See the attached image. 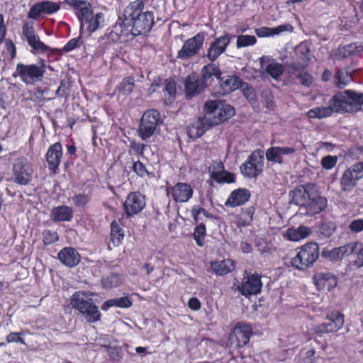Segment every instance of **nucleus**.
I'll use <instances>...</instances> for the list:
<instances>
[{"label": "nucleus", "instance_id": "f257e3e1", "mask_svg": "<svg viewBox=\"0 0 363 363\" xmlns=\"http://www.w3.org/2000/svg\"><path fill=\"white\" fill-rule=\"evenodd\" d=\"M145 4L142 0L130 1L124 9L123 19L120 23V28L129 31L127 33L128 40L149 33L155 24L154 13L150 11H144Z\"/></svg>", "mask_w": 363, "mask_h": 363}, {"label": "nucleus", "instance_id": "f03ea898", "mask_svg": "<svg viewBox=\"0 0 363 363\" xmlns=\"http://www.w3.org/2000/svg\"><path fill=\"white\" fill-rule=\"evenodd\" d=\"M355 92H338L330 101L328 106H317L307 112L309 118L322 119L330 116L334 112H353L360 109L363 95L356 96Z\"/></svg>", "mask_w": 363, "mask_h": 363}, {"label": "nucleus", "instance_id": "7ed1b4c3", "mask_svg": "<svg viewBox=\"0 0 363 363\" xmlns=\"http://www.w3.org/2000/svg\"><path fill=\"white\" fill-rule=\"evenodd\" d=\"M203 117L210 126H216L235 116L234 108L222 100H208L205 102Z\"/></svg>", "mask_w": 363, "mask_h": 363}, {"label": "nucleus", "instance_id": "20e7f679", "mask_svg": "<svg viewBox=\"0 0 363 363\" xmlns=\"http://www.w3.org/2000/svg\"><path fill=\"white\" fill-rule=\"evenodd\" d=\"M221 71L218 66L209 63L201 70V74L191 72L184 80V91H204L208 87V81L212 77L220 78Z\"/></svg>", "mask_w": 363, "mask_h": 363}, {"label": "nucleus", "instance_id": "39448f33", "mask_svg": "<svg viewBox=\"0 0 363 363\" xmlns=\"http://www.w3.org/2000/svg\"><path fill=\"white\" fill-rule=\"evenodd\" d=\"M92 294L84 291H77L72 297L71 305L77 310L84 319L89 323H94L101 320V313L91 298Z\"/></svg>", "mask_w": 363, "mask_h": 363}, {"label": "nucleus", "instance_id": "423d86ee", "mask_svg": "<svg viewBox=\"0 0 363 363\" xmlns=\"http://www.w3.org/2000/svg\"><path fill=\"white\" fill-rule=\"evenodd\" d=\"M162 123L160 113L156 109L146 111L140 118L138 129V135L143 141H147L159 130Z\"/></svg>", "mask_w": 363, "mask_h": 363}, {"label": "nucleus", "instance_id": "0eeeda50", "mask_svg": "<svg viewBox=\"0 0 363 363\" xmlns=\"http://www.w3.org/2000/svg\"><path fill=\"white\" fill-rule=\"evenodd\" d=\"M319 257V246L316 242H308L303 245L291 259V265L296 269L303 270L316 262Z\"/></svg>", "mask_w": 363, "mask_h": 363}, {"label": "nucleus", "instance_id": "6e6552de", "mask_svg": "<svg viewBox=\"0 0 363 363\" xmlns=\"http://www.w3.org/2000/svg\"><path fill=\"white\" fill-rule=\"evenodd\" d=\"M252 333V327L245 323H238L229 335L225 342L226 347L229 348L232 358H235L233 350H238L246 345Z\"/></svg>", "mask_w": 363, "mask_h": 363}, {"label": "nucleus", "instance_id": "1a4fd4ad", "mask_svg": "<svg viewBox=\"0 0 363 363\" xmlns=\"http://www.w3.org/2000/svg\"><path fill=\"white\" fill-rule=\"evenodd\" d=\"M46 67L45 60L40 59L36 64H17L16 72L23 82L33 84L43 80Z\"/></svg>", "mask_w": 363, "mask_h": 363}, {"label": "nucleus", "instance_id": "9d476101", "mask_svg": "<svg viewBox=\"0 0 363 363\" xmlns=\"http://www.w3.org/2000/svg\"><path fill=\"white\" fill-rule=\"evenodd\" d=\"M345 316L339 311H333L326 314L325 322L313 326V334L321 337L324 334L333 333L340 330L344 325Z\"/></svg>", "mask_w": 363, "mask_h": 363}, {"label": "nucleus", "instance_id": "9b49d317", "mask_svg": "<svg viewBox=\"0 0 363 363\" xmlns=\"http://www.w3.org/2000/svg\"><path fill=\"white\" fill-rule=\"evenodd\" d=\"M33 169L31 163L25 157L14 160L12 167L13 180L19 185H27L32 179Z\"/></svg>", "mask_w": 363, "mask_h": 363}, {"label": "nucleus", "instance_id": "f8f14e48", "mask_svg": "<svg viewBox=\"0 0 363 363\" xmlns=\"http://www.w3.org/2000/svg\"><path fill=\"white\" fill-rule=\"evenodd\" d=\"M206 35L205 32H200L184 41L182 48L177 52V58L187 60L198 55L202 48Z\"/></svg>", "mask_w": 363, "mask_h": 363}, {"label": "nucleus", "instance_id": "ddd939ff", "mask_svg": "<svg viewBox=\"0 0 363 363\" xmlns=\"http://www.w3.org/2000/svg\"><path fill=\"white\" fill-rule=\"evenodd\" d=\"M362 178H363V162H356L343 172L340 178L341 189L344 191H352Z\"/></svg>", "mask_w": 363, "mask_h": 363}, {"label": "nucleus", "instance_id": "4468645a", "mask_svg": "<svg viewBox=\"0 0 363 363\" xmlns=\"http://www.w3.org/2000/svg\"><path fill=\"white\" fill-rule=\"evenodd\" d=\"M22 33L33 52L43 54L51 50V47L40 40L39 35L35 32L33 21H26L22 26Z\"/></svg>", "mask_w": 363, "mask_h": 363}, {"label": "nucleus", "instance_id": "2eb2a0df", "mask_svg": "<svg viewBox=\"0 0 363 363\" xmlns=\"http://www.w3.org/2000/svg\"><path fill=\"white\" fill-rule=\"evenodd\" d=\"M264 166V156L260 150L252 152L247 160L240 166L242 174L247 177H257L262 171Z\"/></svg>", "mask_w": 363, "mask_h": 363}, {"label": "nucleus", "instance_id": "dca6fc26", "mask_svg": "<svg viewBox=\"0 0 363 363\" xmlns=\"http://www.w3.org/2000/svg\"><path fill=\"white\" fill-rule=\"evenodd\" d=\"M61 4V2H54L49 0L37 2L30 7L28 13V17L38 20L42 14L51 15L55 13L60 11Z\"/></svg>", "mask_w": 363, "mask_h": 363}, {"label": "nucleus", "instance_id": "f3484780", "mask_svg": "<svg viewBox=\"0 0 363 363\" xmlns=\"http://www.w3.org/2000/svg\"><path fill=\"white\" fill-rule=\"evenodd\" d=\"M167 195L174 201L179 203L187 202L193 195V189L187 183L178 182L167 189Z\"/></svg>", "mask_w": 363, "mask_h": 363}, {"label": "nucleus", "instance_id": "a211bd4d", "mask_svg": "<svg viewBox=\"0 0 363 363\" xmlns=\"http://www.w3.org/2000/svg\"><path fill=\"white\" fill-rule=\"evenodd\" d=\"M210 177L218 184H230L235 182V176L225 170L224 165L220 161H213L208 169Z\"/></svg>", "mask_w": 363, "mask_h": 363}, {"label": "nucleus", "instance_id": "6ab92c4d", "mask_svg": "<svg viewBox=\"0 0 363 363\" xmlns=\"http://www.w3.org/2000/svg\"><path fill=\"white\" fill-rule=\"evenodd\" d=\"M231 39L232 38L228 33H225L219 38H216L215 40L211 43L207 50V57L208 60L211 62L216 60L219 56L226 50Z\"/></svg>", "mask_w": 363, "mask_h": 363}, {"label": "nucleus", "instance_id": "aec40b11", "mask_svg": "<svg viewBox=\"0 0 363 363\" xmlns=\"http://www.w3.org/2000/svg\"><path fill=\"white\" fill-rule=\"evenodd\" d=\"M262 286V283L259 275L247 274L243 277L239 290L242 295L247 297L259 294L261 291Z\"/></svg>", "mask_w": 363, "mask_h": 363}, {"label": "nucleus", "instance_id": "412c9836", "mask_svg": "<svg viewBox=\"0 0 363 363\" xmlns=\"http://www.w3.org/2000/svg\"><path fill=\"white\" fill-rule=\"evenodd\" d=\"M123 206L128 216L135 215L144 208L145 197L140 193L131 192L128 194Z\"/></svg>", "mask_w": 363, "mask_h": 363}, {"label": "nucleus", "instance_id": "4be33fe9", "mask_svg": "<svg viewBox=\"0 0 363 363\" xmlns=\"http://www.w3.org/2000/svg\"><path fill=\"white\" fill-rule=\"evenodd\" d=\"M219 81L220 87L223 91H250L251 87L246 82H242L240 77L236 75H228L216 78Z\"/></svg>", "mask_w": 363, "mask_h": 363}, {"label": "nucleus", "instance_id": "5701e85b", "mask_svg": "<svg viewBox=\"0 0 363 363\" xmlns=\"http://www.w3.org/2000/svg\"><path fill=\"white\" fill-rule=\"evenodd\" d=\"M317 191L316 185L311 183L298 186L294 190V199L296 204L305 207L306 203H308L312 199V197L314 196Z\"/></svg>", "mask_w": 363, "mask_h": 363}, {"label": "nucleus", "instance_id": "b1692460", "mask_svg": "<svg viewBox=\"0 0 363 363\" xmlns=\"http://www.w3.org/2000/svg\"><path fill=\"white\" fill-rule=\"evenodd\" d=\"M105 22V15L102 12L94 13L93 11L89 17H86L80 23V30L85 28L89 35L101 29Z\"/></svg>", "mask_w": 363, "mask_h": 363}, {"label": "nucleus", "instance_id": "393cba45", "mask_svg": "<svg viewBox=\"0 0 363 363\" xmlns=\"http://www.w3.org/2000/svg\"><path fill=\"white\" fill-rule=\"evenodd\" d=\"M357 72L352 66H347L337 70L333 77V83L338 89H343L353 80V75Z\"/></svg>", "mask_w": 363, "mask_h": 363}, {"label": "nucleus", "instance_id": "a878e982", "mask_svg": "<svg viewBox=\"0 0 363 363\" xmlns=\"http://www.w3.org/2000/svg\"><path fill=\"white\" fill-rule=\"evenodd\" d=\"M62 155V147L60 143H56L51 145L47 152L46 160L49 169L53 173H56V171L58 169Z\"/></svg>", "mask_w": 363, "mask_h": 363}, {"label": "nucleus", "instance_id": "bb28decb", "mask_svg": "<svg viewBox=\"0 0 363 363\" xmlns=\"http://www.w3.org/2000/svg\"><path fill=\"white\" fill-rule=\"evenodd\" d=\"M328 201L326 198L321 196L319 194L318 190L312 197V199L305 206L306 214L309 216H313L320 213L327 207Z\"/></svg>", "mask_w": 363, "mask_h": 363}, {"label": "nucleus", "instance_id": "cd10ccee", "mask_svg": "<svg viewBox=\"0 0 363 363\" xmlns=\"http://www.w3.org/2000/svg\"><path fill=\"white\" fill-rule=\"evenodd\" d=\"M60 261L69 267L77 265L80 262V255L73 247H67L60 251L57 255Z\"/></svg>", "mask_w": 363, "mask_h": 363}, {"label": "nucleus", "instance_id": "c85d7f7f", "mask_svg": "<svg viewBox=\"0 0 363 363\" xmlns=\"http://www.w3.org/2000/svg\"><path fill=\"white\" fill-rule=\"evenodd\" d=\"M251 196L250 191L247 189H238L232 191L225 201L227 206L236 207L247 202Z\"/></svg>", "mask_w": 363, "mask_h": 363}, {"label": "nucleus", "instance_id": "c756f323", "mask_svg": "<svg viewBox=\"0 0 363 363\" xmlns=\"http://www.w3.org/2000/svg\"><path fill=\"white\" fill-rule=\"evenodd\" d=\"M312 233L311 228L306 225H300L298 228H289L283 235L288 240L298 242L308 238Z\"/></svg>", "mask_w": 363, "mask_h": 363}, {"label": "nucleus", "instance_id": "7c9ffc66", "mask_svg": "<svg viewBox=\"0 0 363 363\" xmlns=\"http://www.w3.org/2000/svg\"><path fill=\"white\" fill-rule=\"evenodd\" d=\"M50 218L55 223L71 221L73 218V211L67 206H57L51 210Z\"/></svg>", "mask_w": 363, "mask_h": 363}, {"label": "nucleus", "instance_id": "2f4dec72", "mask_svg": "<svg viewBox=\"0 0 363 363\" xmlns=\"http://www.w3.org/2000/svg\"><path fill=\"white\" fill-rule=\"evenodd\" d=\"M211 127L203 116L197 118L189 125L187 133L189 138L196 139L201 137Z\"/></svg>", "mask_w": 363, "mask_h": 363}, {"label": "nucleus", "instance_id": "473e14b6", "mask_svg": "<svg viewBox=\"0 0 363 363\" xmlns=\"http://www.w3.org/2000/svg\"><path fill=\"white\" fill-rule=\"evenodd\" d=\"M123 28H120L121 33H119L118 25L116 24L113 29L106 33L104 36L101 37L99 39V42L101 45L104 46V48H108L109 46L116 44L121 38L122 35H125L127 37V32L123 30Z\"/></svg>", "mask_w": 363, "mask_h": 363}, {"label": "nucleus", "instance_id": "72a5a7b5", "mask_svg": "<svg viewBox=\"0 0 363 363\" xmlns=\"http://www.w3.org/2000/svg\"><path fill=\"white\" fill-rule=\"evenodd\" d=\"M296 55L301 61L300 65H294L296 69L306 67L311 60V49L306 42L301 43L296 48Z\"/></svg>", "mask_w": 363, "mask_h": 363}, {"label": "nucleus", "instance_id": "f704fd0d", "mask_svg": "<svg viewBox=\"0 0 363 363\" xmlns=\"http://www.w3.org/2000/svg\"><path fill=\"white\" fill-rule=\"evenodd\" d=\"M211 266L213 272L218 275L226 274L235 269V263L230 259L212 262Z\"/></svg>", "mask_w": 363, "mask_h": 363}, {"label": "nucleus", "instance_id": "c9c22d12", "mask_svg": "<svg viewBox=\"0 0 363 363\" xmlns=\"http://www.w3.org/2000/svg\"><path fill=\"white\" fill-rule=\"evenodd\" d=\"M73 10L79 23L94 11L91 4L86 0H82Z\"/></svg>", "mask_w": 363, "mask_h": 363}, {"label": "nucleus", "instance_id": "e433bc0d", "mask_svg": "<svg viewBox=\"0 0 363 363\" xmlns=\"http://www.w3.org/2000/svg\"><path fill=\"white\" fill-rule=\"evenodd\" d=\"M81 38L77 37L70 39L63 47L62 49L57 48H51V50L48 51L51 52L53 54L62 55L63 53H67L72 51L77 48H79L82 44Z\"/></svg>", "mask_w": 363, "mask_h": 363}, {"label": "nucleus", "instance_id": "4c0bfd02", "mask_svg": "<svg viewBox=\"0 0 363 363\" xmlns=\"http://www.w3.org/2000/svg\"><path fill=\"white\" fill-rule=\"evenodd\" d=\"M124 238V233L122 228H120L118 223L113 220L111 224V238L114 245L118 246L120 245Z\"/></svg>", "mask_w": 363, "mask_h": 363}, {"label": "nucleus", "instance_id": "58836bf2", "mask_svg": "<svg viewBox=\"0 0 363 363\" xmlns=\"http://www.w3.org/2000/svg\"><path fill=\"white\" fill-rule=\"evenodd\" d=\"M265 72L273 79H278L284 72V67L282 64L272 62L267 65Z\"/></svg>", "mask_w": 363, "mask_h": 363}, {"label": "nucleus", "instance_id": "ea45409f", "mask_svg": "<svg viewBox=\"0 0 363 363\" xmlns=\"http://www.w3.org/2000/svg\"><path fill=\"white\" fill-rule=\"evenodd\" d=\"M253 213L252 208H247L242 210L240 213L237 216V224L239 226H246L250 225L252 220Z\"/></svg>", "mask_w": 363, "mask_h": 363}, {"label": "nucleus", "instance_id": "a19ab883", "mask_svg": "<svg viewBox=\"0 0 363 363\" xmlns=\"http://www.w3.org/2000/svg\"><path fill=\"white\" fill-rule=\"evenodd\" d=\"M257 43V39L254 35H240L237 38L236 46L238 48L252 46Z\"/></svg>", "mask_w": 363, "mask_h": 363}, {"label": "nucleus", "instance_id": "79ce46f5", "mask_svg": "<svg viewBox=\"0 0 363 363\" xmlns=\"http://www.w3.org/2000/svg\"><path fill=\"white\" fill-rule=\"evenodd\" d=\"M206 235V228L204 224L201 223L195 228L194 238L199 246H203Z\"/></svg>", "mask_w": 363, "mask_h": 363}, {"label": "nucleus", "instance_id": "37998d69", "mask_svg": "<svg viewBox=\"0 0 363 363\" xmlns=\"http://www.w3.org/2000/svg\"><path fill=\"white\" fill-rule=\"evenodd\" d=\"M266 158L269 161L279 164H281L284 162L279 150V146L272 147L267 149L266 151Z\"/></svg>", "mask_w": 363, "mask_h": 363}, {"label": "nucleus", "instance_id": "c03bdc74", "mask_svg": "<svg viewBox=\"0 0 363 363\" xmlns=\"http://www.w3.org/2000/svg\"><path fill=\"white\" fill-rule=\"evenodd\" d=\"M345 53L344 56L356 55L363 51V45L361 43H352L344 48Z\"/></svg>", "mask_w": 363, "mask_h": 363}, {"label": "nucleus", "instance_id": "a18cd8bd", "mask_svg": "<svg viewBox=\"0 0 363 363\" xmlns=\"http://www.w3.org/2000/svg\"><path fill=\"white\" fill-rule=\"evenodd\" d=\"M359 245L358 242H352L339 247L342 259L352 255L356 251Z\"/></svg>", "mask_w": 363, "mask_h": 363}, {"label": "nucleus", "instance_id": "49530a36", "mask_svg": "<svg viewBox=\"0 0 363 363\" xmlns=\"http://www.w3.org/2000/svg\"><path fill=\"white\" fill-rule=\"evenodd\" d=\"M135 86V79L128 76L124 77L121 83L117 86L118 91H133Z\"/></svg>", "mask_w": 363, "mask_h": 363}, {"label": "nucleus", "instance_id": "de8ad7c7", "mask_svg": "<svg viewBox=\"0 0 363 363\" xmlns=\"http://www.w3.org/2000/svg\"><path fill=\"white\" fill-rule=\"evenodd\" d=\"M191 216L195 221H199L200 220L199 215L202 213L205 217L208 218H213V216L205 210L203 208L199 205H194L192 206L191 210Z\"/></svg>", "mask_w": 363, "mask_h": 363}, {"label": "nucleus", "instance_id": "09e8293b", "mask_svg": "<svg viewBox=\"0 0 363 363\" xmlns=\"http://www.w3.org/2000/svg\"><path fill=\"white\" fill-rule=\"evenodd\" d=\"M43 242L44 245H49L59 240V236L57 232L45 230L43 232Z\"/></svg>", "mask_w": 363, "mask_h": 363}, {"label": "nucleus", "instance_id": "8fccbe9b", "mask_svg": "<svg viewBox=\"0 0 363 363\" xmlns=\"http://www.w3.org/2000/svg\"><path fill=\"white\" fill-rule=\"evenodd\" d=\"M296 77L299 82L306 87L311 86L314 81L313 77L306 71L298 73Z\"/></svg>", "mask_w": 363, "mask_h": 363}, {"label": "nucleus", "instance_id": "3c124183", "mask_svg": "<svg viewBox=\"0 0 363 363\" xmlns=\"http://www.w3.org/2000/svg\"><path fill=\"white\" fill-rule=\"evenodd\" d=\"M119 283V277L117 274H113L102 279V285L104 289L116 287L118 286Z\"/></svg>", "mask_w": 363, "mask_h": 363}, {"label": "nucleus", "instance_id": "603ef678", "mask_svg": "<svg viewBox=\"0 0 363 363\" xmlns=\"http://www.w3.org/2000/svg\"><path fill=\"white\" fill-rule=\"evenodd\" d=\"M337 162V157L333 155H327L322 158L321 165L325 169H333Z\"/></svg>", "mask_w": 363, "mask_h": 363}, {"label": "nucleus", "instance_id": "864d4df0", "mask_svg": "<svg viewBox=\"0 0 363 363\" xmlns=\"http://www.w3.org/2000/svg\"><path fill=\"white\" fill-rule=\"evenodd\" d=\"M348 229L352 233H359L363 231V218H357L352 220L348 226Z\"/></svg>", "mask_w": 363, "mask_h": 363}, {"label": "nucleus", "instance_id": "5fc2aeb1", "mask_svg": "<svg viewBox=\"0 0 363 363\" xmlns=\"http://www.w3.org/2000/svg\"><path fill=\"white\" fill-rule=\"evenodd\" d=\"M133 169L140 177H145L149 175L146 167L139 160L134 162Z\"/></svg>", "mask_w": 363, "mask_h": 363}, {"label": "nucleus", "instance_id": "6e6d98bb", "mask_svg": "<svg viewBox=\"0 0 363 363\" xmlns=\"http://www.w3.org/2000/svg\"><path fill=\"white\" fill-rule=\"evenodd\" d=\"M279 30L277 28H270L268 27H262L255 30L256 35L259 38L267 37L271 35L279 33Z\"/></svg>", "mask_w": 363, "mask_h": 363}, {"label": "nucleus", "instance_id": "4d7b16f0", "mask_svg": "<svg viewBox=\"0 0 363 363\" xmlns=\"http://www.w3.org/2000/svg\"><path fill=\"white\" fill-rule=\"evenodd\" d=\"M323 255L332 262H337L342 259L339 247H335L328 252H323Z\"/></svg>", "mask_w": 363, "mask_h": 363}, {"label": "nucleus", "instance_id": "13d9d810", "mask_svg": "<svg viewBox=\"0 0 363 363\" xmlns=\"http://www.w3.org/2000/svg\"><path fill=\"white\" fill-rule=\"evenodd\" d=\"M350 264L357 268L363 267V248L360 247L354 255V259L351 261Z\"/></svg>", "mask_w": 363, "mask_h": 363}, {"label": "nucleus", "instance_id": "bf43d9fd", "mask_svg": "<svg viewBox=\"0 0 363 363\" xmlns=\"http://www.w3.org/2000/svg\"><path fill=\"white\" fill-rule=\"evenodd\" d=\"M76 206L83 207L89 201V196L87 194H79L72 198Z\"/></svg>", "mask_w": 363, "mask_h": 363}, {"label": "nucleus", "instance_id": "052dcab7", "mask_svg": "<svg viewBox=\"0 0 363 363\" xmlns=\"http://www.w3.org/2000/svg\"><path fill=\"white\" fill-rule=\"evenodd\" d=\"M130 147L135 153L142 155L144 153L146 145L135 140H133L130 142Z\"/></svg>", "mask_w": 363, "mask_h": 363}, {"label": "nucleus", "instance_id": "680f3d73", "mask_svg": "<svg viewBox=\"0 0 363 363\" xmlns=\"http://www.w3.org/2000/svg\"><path fill=\"white\" fill-rule=\"evenodd\" d=\"M8 342H20L25 345L24 340L21 337L19 333H10L6 337Z\"/></svg>", "mask_w": 363, "mask_h": 363}, {"label": "nucleus", "instance_id": "e2e57ef3", "mask_svg": "<svg viewBox=\"0 0 363 363\" xmlns=\"http://www.w3.org/2000/svg\"><path fill=\"white\" fill-rule=\"evenodd\" d=\"M163 91H177V82L172 77L164 80V89Z\"/></svg>", "mask_w": 363, "mask_h": 363}, {"label": "nucleus", "instance_id": "0e129e2a", "mask_svg": "<svg viewBox=\"0 0 363 363\" xmlns=\"http://www.w3.org/2000/svg\"><path fill=\"white\" fill-rule=\"evenodd\" d=\"M6 50L10 54L11 59H13L16 55V48L15 44L11 39L6 40Z\"/></svg>", "mask_w": 363, "mask_h": 363}, {"label": "nucleus", "instance_id": "69168bd1", "mask_svg": "<svg viewBox=\"0 0 363 363\" xmlns=\"http://www.w3.org/2000/svg\"><path fill=\"white\" fill-rule=\"evenodd\" d=\"M6 34V27L4 24L3 14L0 13V45L4 42Z\"/></svg>", "mask_w": 363, "mask_h": 363}, {"label": "nucleus", "instance_id": "338daca9", "mask_svg": "<svg viewBox=\"0 0 363 363\" xmlns=\"http://www.w3.org/2000/svg\"><path fill=\"white\" fill-rule=\"evenodd\" d=\"M116 300L117 307L119 308H128L132 305V301L128 297H121Z\"/></svg>", "mask_w": 363, "mask_h": 363}, {"label": "nucleus", "instance_id": "774afa93", "mask_svg": "<svg viewBox=\"0 0 363 363\" xmlns=\"http://www.w3.org/2000/svg\"><path fill=\"white\" fill-rule=\"evenodd\" d=\"M279 150L282 158L284 156L291 155L296 152V149L293 147H279Z\"/></svg>", "mask_w": 363, "mask_h": 363}]
</instances>
